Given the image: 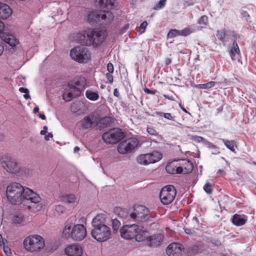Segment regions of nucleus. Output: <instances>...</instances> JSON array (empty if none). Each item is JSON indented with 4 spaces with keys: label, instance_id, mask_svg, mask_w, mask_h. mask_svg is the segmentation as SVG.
<instances>
[{
    "label": "nucleus",
    "instance_id": "5701e85b",
    "mask_svg": "<svg viewBox=\"0 0 256 256\" xmlns=\"http://www.w3.org/2000/svg\"><path fill=\"white\" fill-rule=\"evenodd\" d=\"M12 14V10L6 4L0 2V18L6 20Z\"/></svg>",
    "mask_w": 256,
    "mask_h": 256
},
{
    "label": "nucleus",
    "instance_id": "412c9836",
    "mask_svg": "<svg viewBox=\"0 0 256 256\" xmlns=\"http://www.w3.org/2000/svg\"><path fill=\"white\" fill-rule=\"evenodd\" d=\"M166 170L167 172L170 174H180L178 160H175L168 163L166 167Z\"/></svg>",
    "mask_w": 256,
    "mask_h": 256
},
{
    "label": "nucleus",
    "instance_id": "c85d7f7f",
    "mask_svg": "<svg viewBox=\"0 0 256 256\" xmlns=\"http://www.w3.org/2000/svg\"><path fill=\"white\" fill-rule=\"evenodd\" d=\"M114 122V119L110 116H106L98 120L97 124L100 128H105L110 126Z\"/></svg>",
    "mask_w": 256,
    "mask_h": 256
},
{
    "label": "nucleus",
    "instance_id": "423d86ee",
    "mask_svg": "<svg viewBox=\"0 0 256 256\" xmlns=\"http://www.w3.org/2000/svg\"><path fill=\"white\" fill-rule=\"evenodd\" d=\"M24 248L31 252L41 251L44 246V239L40 236H30L24 241Z\"/></svg>",
    "mask_w": 256,
    "mask_h": 256
},
{
    "label": "nucleus",
    "instance_id": "603ef678",
    "mask_svg": "<svg viewBox=\"0 0 256 256\" xmlns=\"http://www.w3.org/2000/svg\"><path fill=\"white\" fill-rule=\"evenodd\" d=\"M128 28H129V24H126L124 26V28H122V29L121 33L123 34V33L125 32L128 30Z\"/></svg>",
    "mask_w": 256,
    "mask_h": 256
},
{
    "label": "nucleus",
    "instance_id": "338daca9",
    "mask_svg": "<svg viewBox=\"0 0 256 256\" xmlns=\"http://www.w3.org/2000/svg\"><path fill=\"white\" fill-rule=\"evenodd\" d=\"M40 118H41L42 120H46V116L43 114H39Z\"/></svg>",
    "mask_w": 256,
    "mask_h": 256
},
{
    "label": "nucleus",
    "instance_id": "a878e982",
    "mask_svg": "<svg viewBox=\"0 0 256 256\" xmlns=\"http://www.w3.org/2000/svg\"><path fill=\"white\" fill-rule=\"evenodd\" d=\"M149 232L144 229V228L140 226V230L136 234L135 237L136 240L138 242H142L148 240H150Z\"/></svg>",
    "mask_w": 256,
    "mask_h": 256
},
{
    "label": "nucleus",
    "instance_id": "a18cd8bd",
    "mask_svg": "<svg viewBox=\"0 0 256 256\" xmlns=\"http://www.w3.org/2000/svg\"><path fill=\"white\" fill-rule=\"evenodd\" d=\"M166 5V3H164L161 0L155 5L154 8L156 10H158L162 8Z\"/></svg>",
    "mask_w": 256,
    "mask_h": 256
},
{
    "label": "nucleus",
    "instance_id": "a19ab883",
    "mask_svg": "<svg viewBox=\"0 0 256 256\" xmlns=\"http://www.w3.org/2000/svg\"><path fill=\"white\" fill-rule=\"evenodd\" d=\"M204 190L206 192L210 194L212 190V184L208 182L206 183L204 186Z\"/></svg>",
    "mask_w": 256,
    "mask_h": 256
},
{
    "label": "nucleus",
    "instance_id": "f03ea898",
    "mask_svg": "<svg viewBox=\"0 0 256 256\" xmlns=\"http://www.w3.org/2000/svg\"><path fill=\"white\" fill-rule=\"evenodd\" d=\"M106 215L104 214H97L92 220V236L98 242H105L110 238L111 231L106 224Z\"/></svg>",
    "mask_w": 256,
    "mask_h": 256
},
{
    "label": "nucleus",
    "instance_id": "6e6d98bb",
    "mask_svg": "<svg viewBox=\"0 0 256 256\" xmlns=\"http://www.w3.org/2000/svg\"><path fill=\"white\" fill-rule=\"evenodd\" d=\"M144 92H146L148 94H155V92H154L152 91V90H149V89H148L147 88H146L144 90Z\"/></svg>",
    "mask_w": 256,
    "mask_h": 256
},
{
    "label": "nucleus",
    "instance_id": "72a5a7b5",
    "mask_svg": "<svg viewBox=\"0 0 256 256\" xmlns=\"http://www.w3.org/2000/svg\"><path fill=\"white\" fill-rule=\"evenodd\" d=\"M121 225V223L117 218H114L112 220V226L114 232H116L120 226Z\"/></svg>",
    "mask_w": 256,
    "mask_h": 256
},
{
    "label": "nucleus",
    "instance_id": "0eeeda50",
    "mask_svg": "<svg viewBox=\"0 0 256 256\" xmlns=\"http://www.w3.org/2000/svg\"><path fill=\"white\" fill-rule=\"evenodd\" d=\"M114 16L108 10L95 12L88 15V20L90 24L98 23L100 24H106L112 20Z\"/></svg>",
    "mask_w": 256,
    "mask_h": 256
},
{
    "label": "nucleus",
    "instance_id": "052dcab7",
    "mask_svg": "<svg viewBox=\"0 0 256 256\" xmlns=\"http://www.w3.org/2000/svg\"><path fill=\"white\" fill-rule=\"evenodd\" d=\"M4 245V239L2 236L0 234V246Z\"/></svg>",
    "mask_w": 256,
    "mask_h": 256
},
{
    "label": "nucleus",
    "instance_id": "393cba45",
    "mask_svg": "<svg viewBox=\"0 0 256 256\" xmlns=\"http://www.w3.org/2000/svg\"><path fill=\"white\" fill-rule=\"evenodd\" d=\"M230 36L236 37V34L232 31H228L226 32L224 30H218L216 34L218 38L223 43L228 40L226 38Z\"/></svg>",
    "mask_w": 256,
    "mask_h": 256
},
{
    "label": "nucleus",
    "instance_id": "ddd939ff",
    "mask_svg": "<svg viewBox=\"0 0 256 256\" xmlns=\"http://www.w3.org/2000/svg\"><path fill=\"white\" fill-rule=\"evenodd\" d=\"M139 141L137 138H132L122 141L118 146V151L122 154L130 152L138 145Z\"/></svg>",
    "mask_w": 256,
    "mask_h": 256
},
{
    "label": "nucleus",
    "instance_id": "09e8293b",
    "mask_svg": "<svg viewBox=\"0 0 256 256\" xmlns=\"http://www.w3.org/2000/svg\"><path fill=\"white\" fill-rule=\"evenodd\" d=\"M107 70L108 73H112L114 72V66L112 63H108L107 65Z\"/></svg>",
    "mask_w": 256,
    "mask_h": 256
},
{
    "label": "nucleus",
    "instance_id": "f257e3e1",
    "mask_svg": "<svg viewBox=\"0 0 256 256\" xmlns=\"http://www.w3.org/2000/svg\"><path fill=\"white\" fill-rule=\"evenodd\" d=\"M6 196L9 202L13 204H24L30 202L38 204L41 200L38 194L31 189L24 187L18 182H12L7 186Z\"/></svg>",
    "mask_w": 256,
    "mask_h": 256
},
{
    "label": "nucleus",
    "instance_id": "4d7b16f0",
    "mask_svg": "<svg viewBox=\"0 0 256 256\" xmlns=\"http://www.w3.org/2000/svg\"><path fill=\"white\" fill-rule=\"evenodd\" d=\"M114 94L115 96H116L118 98H119L120 96V94L119 92V91L117 88H115L114 92Z\"/></svg>",
    "mask_w": 256,
    "mask_h": 256
},
{
    "label": "nucleus",
    "instance_id": "4c0bfd02",
    "mask_svg": "<svg viewBox=\"0 0 256 256\" xmlns=\"http://www.w3.org/2000/svg\"><path fill=\"white\" fill-rule=\"evenodd\" d=\"M178 36H180L179 30H172L168 34V38H172Z\"/></svg>",
    "mask_w": 256,
    "mask_h": 256
},
{
    "label": "nucleus",
    "instance_id": "37998d69",
    "mask_svg": "<svg viewBox=\"0 0 256 256\" xmlns=\"http://www.w3.org/2000/svg\"><path fill=\"white\" fill-rule=\"evenodd\" d=\"M180 36H186L192 32V30L189 28H185L184 29L179 30Z\"/></svg>",
    "mask_w": 256,
    "mask_h": 256
},
{
    "label": "nucleus",
    "instance_id": "0e129e2a",
    "mask_svg": "<svg viewBox=\"0 0 256 256\" xmlns=\"http://www.w3.org/2000/svg\"><path fill=\"white\" fill-rule=\"evenodd\" d=\"M184 232L186 234H192V230H190V229H188V228H185L184 229Z\"/></svg>",
    "mask_w": 256,
    "mask_h": 256
},
{
    "label": "nucleus",
    "instance_id": "cd10ccee",
    "mask_svg": "<svg viewBox=\"0 0 256 256\" xmlns=\"http://www.w3.org/2000/svg\"><path fill=\"white\" fill-rule=\"evenodd\" d=\"M60 200L64 202L72 204L78 202L79 200V198L73 194H68L62 196Z\"/></svg>",
    "mask_w": 256,
    "mask_h": 256
},
{
    "label": "nucleus",
    "instance_id": "6e6552de",
    "mask_svg": "<svg viewBox=\"0 0 256 256\" xmlns=\"http://www.w3.org/2000/svg\"><path fill=\"white\" fill-rule=\"evenodd\" d=\"M71 58L80 64H85L90 59V53L88 49L84 46H77L71 50Z\"/></svg>",
    "mask_w": 256,
    "mask_h": 256
},
{
    "label": "nucleus",
    "instance_id": "f704fd0d",
    "mask_svg": "<svg viewBox=\"0 0 256 256\" xmlns=\"http://www.w3.org/2000/svg\"><path fill=\"white\" fill-rule=\"evenodd\" d=\"M215 85V82L214 81L210 82L206 84H200L198 86V88L202 89L210 88Z\"/></svg>",
    "mask_w": 256,
    "mask_h": 256
},
{
    "label": "nucleus",
    "instance_id": "c03bdc74",
    "mask_svg": "<svg viewBox=\"0 0 256 256\" xmlns=\"http://www.w3.org/2000/svg\"><path fill=\"white\" fill-rule=\"evenodd\" d=\"M55 210L58 214H60L64 213L65 212L66 208L64 206L62 205H58L56 206Z\"/></svg>",
    "mask_w": 256,
    "mask_h": 256
},
{
    "label": "nucleus",
    "instance_id": "49530a36",
    "mask_svg": "<svg viewBox=\"0 0 256 256\" xmlns=\"http://www.w3.org/2000/svg\"><path fill=\"white\" fill-rule=\"evenodd\" d=\"M147 132L149 134L151 135L155 136L156 134V132L153 128L148 127Z\"/></svg>",
    "mask_w": 256,
    "mask_h": 256
},
{
    "label": "nucleus",
    "instance_id": "2eb2a0df",
    "mask_svg": "<svg viewBox=\"0 0 256 256\" xmlns=\"http://www.w3.org/2000/svg\"><path fill=\"white\" fill-rule=\"evenodd\" d=\"M2 166L8 172L12 174H19L22 170L20 164L13 158H8L4 160Z\"/></svg>",
    "mask_w": 256,
    "mask_h": 256
},
{
    "label": "nucleus",
    "instance_id": "4468645a",
    "mask_svg": "<svg viewBox=\"0 0 256 256\" xmlns=\"http://www.w3.org/2000/svg\"><path fill=\"white\" fill-rule=\"evenodd\" d=\"M140 230V226L136 224H126L120 230V236L123 238L131 240L135 238Z\"/></svg>",
    "mask_w": 256,
    "mask_h": 256
},
{
    "label": "nucleus",
    "instance_id": "a211bd4d",
    "mask_svg": "<svg viewBox=\"0 0 256 256\" xmlns=\"http://www.w3.org/2000/svg\"><path fill=\"white\" fill-rule=\"evenodd\" d=\"M65 252L68 256H81L82 254V250L79 245L74 244L66 247Z\"/></svg>",
    "mask_w": 256,
    "mask_h": 256
},
{
    "label": "nucleus",
    "instance_id": "aec40b11",
    "mask_svg": "<svg viewBox=\"0 0 256 256\" xmlns=\"http://www.w3.org/2000/svg\"><path fill=\"white\" fill-rule=\"evenodd\" d=\"M0 38L4 42L8 44L12 48L15 47L18 42L13 35L8 34L4 32L3 33H0Z\"/></svg>",
    "mask_w": 256,
    "mask_h": 256
},
{
    "label": "nucleus",
    "instance_id": "5fc2aeb1",
    "mask_svg": "<svg viewBox=\"0 0 256 256\" xmlns=\"http://www.w3.org/2000/svg\"><path fill=\"white\" fill-rule=\"evenodd\" d=\"M52 137V134L50 132H48L46 135L45 136L44 138L46 140H50V138H51Z\"/></svg>",
    "mask_w": 256,
    "mask_h": 256
},
{
    "label": "nucleus",
    "instance_id": "bf43d9fd",
    "mask_svg": "<svg viewBox=\"0 0 256 256\" xmlns=\"http://www.w3.org/2000/svg\"><path fill=\"white\" fill-rule=\"evenodd\" d=\"M4 252L6 255H8V254H10V250L8 247L4 248Z\"/></svg>",
    "mask_w": 256,
    "mask_h": 256
},
{
    "label": "nucleus",
    "instance_id": "20e7f679",
    "mask_svg": "<svg viewBox=\"0 0 256 256\" xmlns=\"http://www.w3.org/2000/svg\"><path fill=\"white\" fill-rule=\"evenodd\" d=\"M130 219L142 223L152 222L154 221V215L146 206L138 205L134 207L129 216Z\"/></svg>",
    "mask_w": 256,
    "mask_h": 256
},
{
    "label": "nucleus",
    "instance_id": "de8ad7c7",
    "mask_svg": "<svg viewBox=\"0 0 256 256\" xmlns=\"http://www.w3.org/2000/svg\"><path fill=\"white\" fill-rule=\"evenodd\" d=\"M164 117L167 120H174V117L172 116L170 113H164Z\"/></svg>",
    "mask_w": 256,
    "mask_h": 256
},
{
    "label": "nucleus",
    "instance_id": "9b49d317",
    "mask_svg": "<svg viewBox=\"0 0 256 256\" xmlns=\"http://www.w3.org/2000/svg\"><path fill=\"white\" fill-rule=\"evenodd\" d=\"M176 194V190L173 186H166L160 190V201L164 204H168L174 201Z\"/></svg>",
    "mask_w": 256,
    "mask_h": 256
},
{
    "label": "nucleus",
    "instance_id": "c756f323",
    "mask_svg": "<svg viewBox=\"0 0 256 256\" xmlns=\"http://www.w3.org/2000/svg\"><path fill=\"white\" fill-rule=\"evenodd\" d=\"M232 222L236 226H240L244 225L246 222V219L244 216L235 214L232 218Z\"/></svg>",
    "mask_w": 256,
    "mask_h": 256
},
{
    "label": "nucleus",
    "instance_id": "774afa93",
    "mask_svg": "<svg viewBox=\"0 0 256 256\" xmlns=\"http://www.w3.org/2000/svg\"><path fill=\"white\" fill-rule=\"evenodd\" d=\"M39 110V108L38 107L36 106L34 108L33 112L34 114L37 113Z\"/></svg>",
    "mask_w": 256,
    "mask_h": 256
},
{
    "label": "nucleus",
    "instance_id": "3c124183",
    "mask_svg": "<svg viewBox=\"0 0 256 256\" xmlns=\"http://www.w3.org/2000/svg\"><path fill=\"white\" fill-rule=\"evenodd\" d=\"M194 140L198 142H204L206 140L202 136H196L194 137Z\"/></svg>",
    "mask_w": 256,
    "mask_h": 256
},
{
    "label": "nucleus",
    "instance_id": "79ce46f5",
    "mask_svg": "<svg viewBox=\"0 0 256 256\" xmlns=\"http://www.w3.org/2000/svg\"><path fill=\"white\" fill-rule=\"evenodd\" d=\"M19 91L22 93H24L25 94H24V96L26 99H28L30 98V96L29 94V90L26 88H20Z\"/></svg>",
    "mask_w": 256,
    "mask_h": 256
},
{
    "label": "nucleus",
    "instance_id": "58836bf2",
    "mask_svg": "<svg viewBox=\"0 0 256 256\" xmlns=\"http://www.w3.org/2000/svg\"><path fill=\"white\" fill-rule=\"evenodd\" d=\"M223 142L225 144V146L230 150L232 152L234 151V144L232 141H229L228 140H223Z\"/></svg>",
    "mask_w": 256,
    "mask_h": 256
},
{
    "label": "nucleus",
    "instance_id": "39448f33",
    "mask_svg": "<svg viewBox=\"0 0 256 256\" xmlns=\"http://www.w3.org/2000/svg\"><path fill=\"white\" fill-rule=\"evenodd\" d=\"M86 230L83 224H78L72 228L70 224H66L63 230L62 236L66 238L72 239L80 241L84 239L86 236Z\"/></svg>",
    "mask_w": 256,
    "mask_h": 256
},
{
    "label": "nucleus",
    "instance_id": "e433bc0d",
    "mask_svg": "<svg viewBox=\"0 0 256 256\" xmlns=\"http://www.w3.org/2000/svg\"><path fill=\"white\" fill-rule=\"evenodd\" d=\"M118 212V216L122 218H126L128 216V212L124 209L122 208H118L117 209Z\"/></svg>",
    "mask_w": 256,
    "mask_h": 256
},
{
    "label": "nucleus",
    "instance_id": "c9c22d12",
    "mask_svg": "<svg viewBox=\"0 0 256 256\" xmlns=\"http://www.w3.org/2000/svg\"><path fill=\"white\" fill-rule=\"evenodd\" d=\"M24 220V216L22 214L15 215L13 218V221L15 224H21Z\"/></svg>",
    "mask_w": 256,
    "mask_h": 256
},
{
    "label": "nucleus",
    "instance_id": "e2e57ef3",
    "mask_svg": "<svg viewBox=\"0 0 256 256\" xmlns=\"http://www.w3.org/2000/svg\"><path fill=\"white\" fill-rule=\"evenodd\" d=\"M4 46L0 43V56H1L2 54V52H4Z\"/></svg>",
    "mask_w": 256,
    "mask_h": 256
},
{
    "label": "nucleus",
    "instance_id": "8fccbe9b",
    "mask_svg": "<svg viewBox=\"0 0 256 256\" xmlns=\"http://www.w3.org/2000/svg\"><path fill=\"white\" fill-rule=\"evenodd\" d=\"M112 73H107L106 74V77L108 78L109 82L112 84L113 82V76L111 74Z\"/></svg>",
    "mask_w": 256,
    "mask_h": 256
},
{
    "label": "nucleus",
    "instance_id": "dca6fc26",
    "mask_svg": "<svg viewBox=\"0 0 256 256\" xmlns=\"http://www.w3.org/2000/svg\"><path fill=\"white\" fill-rule=\"evenodd\" d=\"M184 248L179 243H172L166 249V253L168 256H180Z\"/></svg>",
    "mask_w": 256,
    "mask_h": 256
},
{
    "label": "nucleus",
    "instance_id": "69168bd1",
    "mask_svg": "<svg viewBox=\"0 0 256 256\" xmlns=\"http://www.w3.org/2000/svg\"><path fill=\"white\" fill-rule=\"evenodd\" d=\"M79 151H80V148L78 146H76L74 148V153H76V154L78 153Z\"/></svg>",
    "mask_w": 256,
    "mask_h": 256
},
{
    "label": "nucleus",
    "instance_id": "680f3d73",
    "mask_svg": "<svg viewBox=\"0 0 256 256\" xmlns=\"http://www.w3.org/2000/svg\"><path fill=\"white\" fill-rule=\"evenodd\" d=\"M192 222L194 224H198V218L196 217V216L192 218Z\"/></svg>",
    "mask_w": 256,
    "mask_h": 256
},
{
    "label": "nucleus",
    "instance_id": "13d9d810",
    "mask_svg": "<svg viewBox=\"0 0 256 256\" xmlns=\"http://www.w3.org/2000/svg\"><path fill=\"white\" fill-rule=\"evenodd\" d=\"M148 25V23L146 22H144L142 23L141 24L140 26V28H141L145 29Z\"/></svg>",
    "mask_w": 256,
    "mask_h": 256
},
{
    "label": "nucleus",
    "instance_id": "7ed1b4c3",
    "mask_svg": "<svg viewBox=\"0 0 256 256\" xmlns=\"http://www.w3.org/2000/svg\"><path fill=\"white\" fill-rule=\"evenodd\" d=\"M86 85V80L84 77L76 78L68 84V86L63 94V98L66 102L80 96Z\"/></svg>",
    "mask_w": 256,
    "mask_h": 256
},
{
    "label": "nucleus",
    "instance_id": "864d4df0",
    "mask_svg": "<svg viewBox=\"0 0 256 256\" xmlns=\"http://www.w3.org/2000/svg\"><path fill=\"white\" fill-rule=\"evenodd\" d=\"M47 130H48V127L46 126H44L43 128V130H41V132H40V134H42V135L46 134V133L47 132Z\"/></svg>",
    "mask_w": 256,
    "mask_h": 256
},
{
    "label": "nucleus",
    "instance_id": "7c9ffc66",
    "mask_svg": "<svg viewBox=\"0 0 256 256\" xmlns=\"http://www.w3.org/2000/svg\"><path fill=\"white\" fill-rule=\"evenodd\" d=\"M240 54V51L238 44L236 42H234L230 52L232 60L234 61L235 60H236V54L239 55Z\"/></svg>",
    "mask_w": 256,
    "mask_h": 256
},
{
    "label": "nucleus",
    "instance_id": "ea45409f",
    "mask_svg": "<svg viewBox=\"0 0 256 256\" xmlns=\"http://www.w3.org/2000/svg\"><path fill=\"white\" fill-rule=\"evenodd\" d=\"M208 18L206 16H202L198 20V23L200 24L206 26L208 24Z\"/></svg>",
    "mask_w": 256,
    "mask_h": 256
},
{
    "label": "nucleus",
    "instance_id": "6ab92c4d",
    "mask_svg": "<svg viewBox=\"0 0 256 256\" xmlns=\"http://www.w3.org/2000/svg\"><path fill=\"white\" fill-rule=\"evenodd\" d=\"M180 174H186L191 172L193 166L191 162L186 160H178Z\"/></svg>",
    "mask_w": 256,
    "mask_h": 256
},
{
    "label": "nucleus",
    "instance_id": "f3484780",
    "mask_svg": "<svg viewBox=\"0 0 256 256\" xmlns=\"http://www.w3.org/2000/svg\"><path fill=\"white\" fill-rule=\"evenodd\" d=\"M80 124L84 128H90L93 126L98 124V118L94 114H89L80 120Z\"/></svg>",
    "mask_w": 256,
    "mask_h": 256
},
{
    "label": "nucleus",
    "instance_id": "b1692460",
    "mask_svg": "<svg viewBox=\"0 0 256 256\" xmlns=\"http://www.w3.org/2000/svg\"><path fill=\"white\" fill-rule=\"evenodd\" d=\"M204 250V245L202 242H197L190 246L188 248V255L194 256L198 253H200Z\"/></svg>",
    "mask_w": 256,
    "mask_h": 256
},
{
    "label": "nucleus",
    "instance_id": "bb28decb",
    "mask_svg": "<svg viewBox=\"0 0 256 256\" xmlns=\"http://www.w3.org/2000/svg\"><path fill=\"white\" fill-rule=\"evenodd\" d=\"M164 238V236L162 234H156L150 236L149 242L151 246H158L162 243Z\"/></svg>",
    "mask_w": 256,
    "mask_h": 256
},
{
    "label": "nucleus",
    "instance_id": "4be33fe9",
    "mask_svg": "<svg viewBox=\"0 0 256 256\" xmlns=\"http://www.w3.org/2000/svg\"><path fill=\"white\" fill-rule=\"evenodd\" d=\"M88 30L82 31L78 32L74 38V40L80 44L84 45L90 46L89 40L88 36Z\"/></svg>",
    "mask_w": 256,
    "mask_h": 256
},
{
    "label": "nucleus",
    "instance_id": "2f4dec72",
    "mask_svg": "<svg viewBox=\"0 0 256 256\" xmlns=\"http://www.w3.org/2000/svg\"><path fill=\"white\" fill-rule=\"evenodd\" d=\"M86 96L92 101H96L99 98V94L97 91L93 92L91 90H87L86 92Z\"/></svg>",
    "mask_w": 256,
    "mask_h": 256
},
{
    "label": "nucleus",
    "instance_id": "9d476101",
    "mask_svg": "<svg viewBox=\"0 0 256 256\" xmlns=\"http://www.w3.org/2000/svg\"><path fill=\"white\" fill-rule=\"evenodd\" d=\"M162 158L161 153L158 151H154L150 153L139 155L136 158V162L140 164L148 166L156 162Z\"/></svg>",
    "mask_w": 256,
    "mask_h": 256
},
{
    "label": "nucleus",
    "instance_id": "f8f14e48",
    "mask_svg": "<svg viewBox=\"0 0 256 256\" xmlns=\"http://www.w3.org/2000/svg\"><path fill=\"white\" fill-rule=\"evenodd\" d=\"M107 35L105 30H88V33L90 46L92 44L94 46L101 44L104 40Z\"/></svg>",
    "mask_w": 256,
    "mask_h": 256
},
{
    "label": "nucleus",
    "instance_id": "473e14b6",
    "mask_svg": "<svg viewBox=\"0 0 256 256\" xmlns=\"http://www.w3.org/2000/svg\"><path fill=\"white\" fill-rule=\"evenodd\" d=\"M99 4L102 7L112 8L114 6L113 0H97Z\"/></svg>",
    "mask_w": 256,
    "mask_h": 256
},
{
    "label": "nucleus",
    "instance_id": "1a4fd4ad",
    "mask_svg": "<svg viewBox=\"0 0 256 256\" xmlns=\"http://www.w3.org/2000/svg\"><path fill=\"white\" fill-rule=\"evenodd\" d=\"M124 136V134L121 129L114 128L104 132L102 134V138L107 144H115L120 141Z\"/></svg>",
    "mask_w": 256,
    "mask_h": 256
}]
</instances>
